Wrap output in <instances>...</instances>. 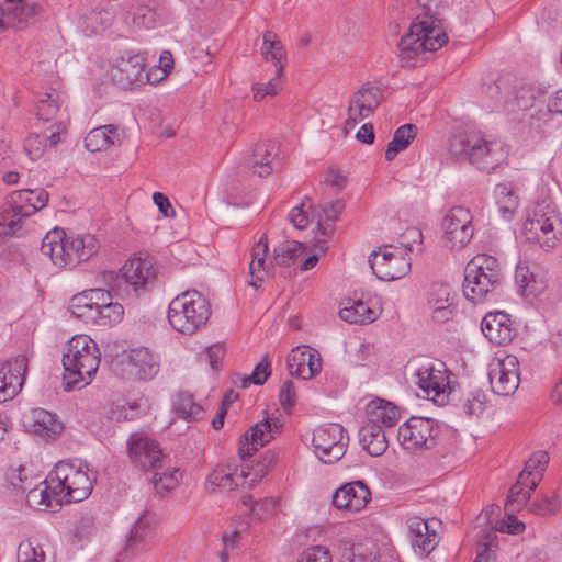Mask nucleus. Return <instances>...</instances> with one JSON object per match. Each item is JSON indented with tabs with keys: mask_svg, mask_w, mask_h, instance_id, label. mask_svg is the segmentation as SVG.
I'll list each match as a JSON object with an SVG mask.
<instances>
[{
	"mask_svg": "<svg viewBox=\"0 0 562 562\" xmlns=\"http://www.w3.org/2000/svg\"><path fill=\"white\" fill-rule=\"evenodd\" d=\"M449 154L457 161H468L482 171L490 172L507 157L501 140H487L476 132H457L449 140Z\"/></svg>",
	"mask_w": 562,
	"mask_h": 562,
	"instance_id": "f257e3e1",
	"label": "nucleus"
},
{
	"mask_svg": "<svg viewBox=\"0 0 562 562\" xmlns=\"http://www.w3.org/2000/svg\"><path fill=\"white\" fill-rule=\"evenodd\" d=\"M97 475L86 461H59L49 472L48 482L53 483L54 495L61 496L65 503H77L91 494Z\"/></svg>",
	"mask_w": 562,
	"mask_h": 562,
	"instance_id": "f03ea898",
	"label": "nucleus"
},
{
	"mask_svg": "<svg viewBox=\"0 0 562 562\" xmlns=\"http://www.w3.org/2000/svg\"><path fill=\"white\" fill-rule=\"evenodd\" d=\"M98 248L92 235L67 238L61 228L49 231L42 240L41 252L49 257L57 267L75 268L81 262L88 261Z\"/></svg>",
	"mask_w": 562,
	"mask_h": 562,
	"instance_id": "7ed1b4c3",
	"label": "nucleus"
},
{
	"mask_svg": "<svg viewBox=\"0 0 562 562\" xmlns=\"http://www.w3.org/2000/svg\"><path fill=\"white\" fill-rule=\"evenodd\" d=\"M210 316V302L196 290H187L178 294L168 306L167 318L170 326L188 336L203 329Z\"/></svg>",
	"mask_w": 562,
	"mask_h": 562,
	"instance_id": "20e7f679",
	"label": "nucleus"
},
{
	"mask_svg": "<svg viewBox=\"0 0 562 562\" xmlns=\"http://www.w3.org/2000/svg\"><path fill=\"white\" fill-rule=\"evenodd\" d=\"M502 280L497 259L485 254L477 255L465 266L462 291L468 301L481 303L499 289Z\"/></svg>",
	"mask_w": 562,
	"mask_h": 562,
	"instance_id": "39448f33",
	"label": "nucleus"
},
{
	"mask_svg": "<svg viewBox=\"0 0 562 562\" xmlns=\"http://www.w3.org/2000/svg\"><path fill=\"white\" fill-rule=\"evenodd\" d=\"M437 22L439 20L434 15L426 14L423 19L417 16L398 42L402 60H411L419 53L435 52L448 42L447 34Z\"/></svg>",
	"mask_w": 562,
	"mask_h": 562,
	"instance_id": "423d86ee",
	"label": "nucleus"
},
{
	"mask_svg": "<svg viewBox=\"0 0 562 562\" xmlns=\"http://www.w3.org/2000/svg\"><path fill=\"white\" fill-rule=\"evenodd\" d=\"M561 220L554 205L547 201L538 202L522 227L526 240L539 245L544 250H550L558 245L555 233Z\"/></svg>",
	"mask_w": 562,
	"mask_h": 562,
	"instance_id": "0eeeda50",
	"label": "nucleus"
},
{
	"mask_svg": "<svg viewBox=\"0 0 562 562\" xmlns=\"http://www.w3.org/2000/svg\"><path fill=\"white\" fill-rule=\"evenodd\" d=\"M442 427L438 420L428 417L412 416L400 426L397 439L407 450H430L440 443Z\"/></svg>",
	"mask_w": 562,
	"mask_h": 562,
	"instance_id": "6e6552de",
	"label": "nucleus"
},
{
	"mask_svg": "<svg viewBox=\"0 0 562 562\" xmlns=\"http://www.w3.org/2000/svg\"><path fill=\"white\" fill-rule=\"evenodd\" d=\"M348 443V432L340 424H325L313 431L314 453L325 464L339 461L345 456Z\"/></svg>",
	"mask_w": 562,
	"mask_h": 562,
	"instance_id": "1a4fd4ad",
	"label": "nucleus"
},
{
	"mask_svg": "<svg viewBox=\"0 0 562 562\" xmlns=\"http://www.w3.org/2000/svg\"><path fill=\"white\" fill-rule=\"evenodd\" d=\"M392 246L386 245L379 250H373L368 259L373 274L382 281L401 279L411 270L407 252L397 248L390 250Z\"/></svg>",
	"mask_w": 562,
	"mask_h": 562,
	"instance_id": "9d476101",
	"label": "nucleus"
},
{
	"mask_svg": "<svg viewBox=\"0 0 562 562\" xmlns=\"http://www.w3.org/2000/svg\"><path fill=\"white\" fill-rule=\"evenodd\" d=\"M443 243L451 250L465 247L474 235L473 216L469 209L452 207L442 221Z\"/></svg>",
	"mask_w": 562,
	"mask_h": 562,
	"instance_id": "9b49d317",
	"label": "nucleus"
},
{
	"mask_svg": "<svg viewBox=\"0 0 562 562\" xmlns=\"http://www.w3.org/2000/svg\"><path fill=\"white\" fill-rule=\"evenodd\" d=\"M100 356L97 345L95 349L86 350L85 355L72 360V364H64V390L69 392L89 384L99 368Z\"/></svg>",
	"mask_w": 562,
	"mask_h": 562,
	"instance_id": "f8f14e48",
	"label": "nucleus"
},
{
	"mask_svg": "<svg viewBox=\"0 0 562 562\" xmlns=\"http://www.w3.org/2000/svg\"><path fill=\"white\" fill-rule=\"evenodd\" d=\"M127 445L130 459L136 468L145 472L161 469L162 451L156 440L133 434Z\"/></svg>",
	"mask_w": 562,
	"mask_h": 562,
	"instance_id": "ddd939ff",
	"label": "nucleus"
},
{
	"mask_svg": "<svg viewBox=\"0 0 562 562\" xmlns=\"http://www.w3.org/2000/svg\"><path fill=\"white\" fill-rule=\"evenodd\" d=\"M492 391L502 396L516 392L520 383L519 361L516 356L507 355L493 364L488 372Z\"/></svg>",
	"mask_w": 562,
	"mask_h": 562,
	"instance_id": "4468645a",
	"label": "nucleus"
},
{
	"mask_svg": "<svg viewBox=\"0 0 562 562\" xmlns=\"http://www.w3.org/2000/svg\"><path fill=\"white\" fill-rule=\"evenodd\" d=\"M283 424L279 418H266L254 425L239 441V456L243 461L250 458L255 451L269 443L281 432Z\"/></svg>",
	"mask_w": 562,
	"mask_h": 562,
	"instance_id": "2eb2a0df",
	"label": "nucleus"
},
{
	"mask_svg": "<svg viewBox=\"0 0 562 562\" xmlns=\"http://www.w3.org/2000/svg\"><path fill=\"white\" fill-rule=\"evenodd\" d=\"M112 80L122 89H134L149 80L145 59L140 55L121 57L111 70Z\"/></svg>",
	"mask_w": 562,
	"mask_h": 562,
	"instance_id": "dca6fc26",
	"label": "nucleus"
},
{
	"mask_svg": "<svg viewBox=\"0 0 562 562\" xmlns=\"http://www.w3.org/2000/svg\"><path fill=\"white\" fill-rule=\"evenodd\" d=\"M24 428L45 442L56 440L65 429L64 424L54 413L44 408H33L23 415Z\"/></svg>",
	"mask_w": 562,
	"mask_h": 562,
	"instance_id": "f3484780",
	"label": "nucleus"
},
{
	"mask_svg": "<svg viewBox=\"0 0 562 562\" xmlns=\"http://www.w3.org/2000/svg\"><path fill=\"white\" fill-rule=\"evenodd\" d=\"M439 525L440 521L437 518L424 519L417 516L408 518V531L416 553L427 555L437 547L439 542L437 527Z\"/></svg>",
	"mask_w": 562,
	"mask_h": 562,
	"instance_id": "a211bd4d",
	"label": "nucleus"
},
{
	"mask_svg": "<svg viewBox=\"0 0 562 562\" xmlns=\"http://www.w3.org/2000/svg\"><path fill=\"white\" fill-rule=\"evenodd\" d=\"M446 364L441 361L426 360L414 372L416 385L428 396H439L445 392L449 381Z\"/></svg>",
	"mask_w": 562,
	"mask_h": 562,
	"instance_id": "6ab92c4d",
	"label": "nucleus"
},
{
	"mask_svg": "<svg viewBox=\"0 0 562 562\" xmlns=\"http://www.w3.org/2000/svg\"><path fill=\"white\" fill-rule=\"evenodd\" d=\"M9 199L11 210L8 214L20 222L45 207L49 195L44 189H22L13 191Z\"/></svg>",
	"mask_w": 562,
	"mask_h": 562,
	"instance_id": "aec40b11",
	"label": "nucleus"
},
{
	"mask_svg": "<svg viewBox=\"0 0 562 562\" xmlns=\"http://www.w3.org/2000/svg\"><path fill=\"white\" fill-rule=\"evenodd\" d=\"M27 371V359L18 356L0 368V403L13 398L22 389Z\"/></svg>",
	"mask_w": 562,
	"mask_h": 562,
	"instance_id": "412c9836",
	"label": "nucleus"
},
{
	"mask_svg": "<svg viewBox=\"0 0 562 562\" xmlns=\"http://www.w3.org/2000/svg\"><path fill=\"white\" fill-rule=\"evenodd\" d=\"M43 13V8L30 0H5V8L1 7L0 21L4 30L11 25H27L37 21Z\"/></svg>",
	"mask_w": 562,
	"mask_h": 562,
	"instance_id": "4be33fe9",
	"label": "nucleus"
},
{
	"mask_svg": "<svg viewBox=\"0 0 562 562\" xmlns=\"http://www.w3.org/2000/svg\"><path fill=\"white\" fill-rule=\"evenodd\" d=\"M371 499V491L363 481H352L338 487L333 495L337 509L350 513L362 510Z\"/></svg>",
	"mask_w": 562,
	"mask_h": 562,
	"instance_id": "5701e85b",
	"label": "nucleus"
},
{
	"mask_svg": "<svg viewBox=\"0 0 562 562\" xmlns=\"http://www.w3.org/2000/svg\"><path fill=\"white\" fill-rule=\"evenodd\" d=\"M124 281L132 285L137 295L146 292L156 280V272L148 258H133L121 269Z\"/></svg>",
	"mask_w": 562,
	"mask_h": 562,
	"instance_id": "b1692460",
	"label": "nucleus"
},
{
	"mask_svg": "<svg viewBox=\"0 0 562 562\" xmlns=\"http://www.w3.org/2000/svg\"><path fill=\"white\" fill-rule=\"evenodd\" d=\"M481 330L492 344L498 346L509 344L515 336L509 315L501 311L487 313L481 322Z\"/></svg>",
	"mask_w": 562,
	"mask_h": 562,
	"instance_id": "393cba45",
	"label": "nucleus"
},
{
	"mask_svg": "<svg viewBox=\"0 0 562 562\" xmlns=\"http://www.w3.org/2000/svg\"><path fill=\"white\" fill-rule=\"evenodd\" d=\"M278 154L279 145L277 142L271 139L261 140L255 145L248 159V166L259 177H267L279 166L277 161Z\"/></svg>",
	"mask_w": 562,
	"mask_h": 562,
	"instance_id": "a878e982",
	"label": "nucleus"
},
{
	"mask_svg": "<svg viewBox=\"0 0 562 562\" xmlns=\"http://www.w3.org/2000/svg\"><path fill=\"white\" fill-rule=\"evenodd\" d=\"M125 366L128 374L139 380H151L159 371L156 357L146 347L131 350Z\"/></svg>",
	"mask_w": 562,
	"mask_h": 562,
	"instance_id": "bb28decb",
	"label": "nucleus"
},
{
	"mask_svg": "<svg viewBox=\"0 0 562 562\" xmlns=\"http://www.w3.org/2000/svg\"><path fill=\"white\" fill-rule=\"evenodd\" d=\"M154 525L155 519L153 515L144 513L138 517V519L134 522L126 541V555L128 553L135 554L138 550L148 543L153 535Z\"/></svg>",
	"mask_w": 562,
	"mask_h": 562,
	"instance_id": "cd10ccee",
	"label": "nucleus"
},
{
	"mask_svg": "<svg viewBox=\"0 0 562 562\" xmlns=\"http://www.w3.org/2000/svg\"><path fill=\"white\" fill-rule=\"evenodd\" d=\"M59 142L60 124H53L49 133H31L24 140V150L32 160H36L43 156L47 145L55 147Z\"/></svg>",
	"mask_w": 562,
	"mask_h": 562,
	"instance_id": "c85d7f7f",
	"label": "nucleus"
},
{
	"mask_svg": "<svg viewBox=\"0 0 562 562\" xmlns=\"http://www.w3.org/2000/svg\"><path fill=\"white\" fill-rule=\"evenodd\" d=\"M121 143V134L119 127L113 124L98 126L92 128L85 137V147L97 153L108 149L110 146Z\"/></svg>",
	"mask_w": 562,
	"mask_h": 562,
	"instance_id": "c756f323",
	"label": "nucleus"
},
{
	"mask_svg": "<svg viewBox=\"0 0 562 562\" xmlns=\"http://www.w3.org/2000/svg\"><path fill=\"white\" fill-rule=\"evenodd\" d=\"M63 502L65 499L61 496L53 494V483L48 482V477L34 488H31L26 494V503L40 510L49 508L55 512Z\"/></svg>",
	"mask_w": 562,
	"mask_h": 562,
	"instance_id": "7c9ffc66",
	"label": "nucleus"
},
{
	"mask_svg": "<svg viewBox=\"0 0 562 562\" xmlns=\"http://www.w3.org/2000/svg\"><path fill=\"white\" fill-rule=\"evenodd\" d=\"M359 441L371 457L382 456L389 447L385 431L375 424H364L360 428Z\"/></svg>",
	"mask_w": 562,
	"mask_h": 562,
	"instance_id": "2f4dec72",
	"label": "nucleus"
},
{
	"mask_svg": "<svg viewBox=\"0 0 562 562\" xmlns=\"http://www.w3.org/2000/svg\"><path fill=\"white\" fill-rule=\"evenodd\" d=\"M261 55L265 60L273 61L276 75L281 76L286 65V55L281 41L273 31H266L262 36Z\"/></svg>",
	"mask_w": 562,
	"mask_h": 562,
	"instance_id": "473e14b6",
	"label": "nucleus"
},
{
	"mask_svg": "<svg viewBox=\"0 0 562 562\" xmlns=\"http://www.w3.org/2000/svg\"><path fill=\"white\" fill-rule=\"evenodd\" d=\"M382 98L380 88L367 83L353 94L349 103L359 110V116H369L379 106Z\"/></svg>",
	"mask_w": 562,
	"mask_h": 562,
	"instance_id": "72a5a7b5",
	"label": "nucleus"
},
{
	"mask_svg": "<svg viewBox=\"0 0 562 562\" xmlns=\"http://www.w3.org/2000/svg\"><path fill=\"white\" fill-rule=\"evenodd\" d=\"M313 218H317V227L322 235L329 236L334 232V225L327 222H335L345 209L344 200H336L326 203L324 206L308 205Z\"/></svg>",
	"mask_w": 562,
	"mask_h": 562,
	"instance_id": "f704fd0d",
	"label": "nucleus"
},
{
	"mask_svg": "<svg viewBox=\"0 0 562 562\" xmlns=\"http://www.w3.org/2000/svg\"><path fill=\"white\" fill-rule=\"evenodd\" d=\"M172 409L178 417L187 422L201 420L205 415L203 407L194 401L193 395L189 392H179L175 395Z\"/></svg>",
	"mask_w": 562,
	"mask_h": 562,
	"instance_id": "c9c22d12",
	"label": "nucleus"
},
{
	"mask_svg": "<svg viewBox=\"0 0 562 562\" xmlns=\"http://www.w3.org/2000/svg\"><path fill=\"white\" fill-rule=\"evenodd\" d=\"M248 475H250V472H245V470H241L238 474L236 468L218 465L209 475V482L217 487L233 491L239 485V481L245 480Z\"/></svg>",
	"mask_w": 562,
	"mask_h": 562,
	"instance_id": "e433bc0d",
	"label": "nucleus"
},
{
	"mask_svg": "<svg viewBox=\"0 0 562 562\" xmlns=\"http://www.w3.org/2000/svg\"><path fill=\"white\" fill-rule=\"evenodd\" d=\"M539 482L540 476L538 479H531L529 484L520 483L519 480H517V482L509 488L505 509L507 512H515L527 505Z\"/></svg>",
	"mask_w": 562,
	"mask_h": 562,
	"instance_id": "4c0bfd02",
	"label": "nucleus"
},
{
	"mask_svg": "<svg viewBox=\"0 0 562 562\" xmlns=\"http://www.w3.org/2000/svg\"><path fill=\"white\" fill-rule=\"evenodd\" d=\"M339 316L350 324L372 323L378 318V312L361 300L352 301L350 306L340 308Z\"/></svg>",
	"mask_w": 562,
	"mask_h": 562,
	"instance_id": "58836bf2",
	"label": "nucleus"
},
{
	"mask_svg": "<svg viewBox=\"0 0 562 562\" xmlns=\"http://www.w3.org/2000/svg\"><path fill=\"white\" fill-rule=\"evenodd\" d=\"M417 135L415 124H404L395 130L392 140L387 144L385 159L392 161L400 151L406 149Z\"/></svg>",
	"mask_w": 562,
	"mask_h": 562,
	"instance_id": "ea45409f",
	"label": "nucleus"
},
{
	"mask_svg": "<svg viewBox=\"0 0 562 562\" xmlns=\"http://www.w3.org/2000/svg\"><path fill=\"white\" fill-rule=\"evenodd\" d=\"M400 419V411L392 403L380 401V405L369 412L366 424H375L382 430L393 427Z\"/></svg>",
	"mask_w": 562,
	"mask_h": 562,
	"instance_id": "a19ab883",
	"label": "nucleus"
},
{
	"mask_svg": "<svg viewBox=\"0 0 562 562\" xmlns=\"http://www.w3.org/2000/svg\"><path fill=\"white\" fill-rule=\"evenodd\" d=\"M515 280L520 294L537 296L546 289L542 280H538L533 272H530L527 266L518 265L515 272Z\"/></svg>",
	"mask_w": 562,
	"mask_h": 562,
	"instance_id": "79ce46f5",
	"label": "nucleus"
},
{
	"mask_svg": "<svg viewBox=\"0 0 562 562\" xmlns=\"http://www.w3.org/2000/svg\"><path fill=\"white\" fill-rule=\"evenodd\" d=\"M549 462V456L546 451L539 450L531 454V457L525 462V467L519 474V482L529 484L531 479H542V474Z\"/></svg>",
	"mask_w": 562,
	"mask_h": 562,
	"instance_id": "37998d69",
	"label": "nucleus"
},
{
	"mask_svg": "<svg viewBox=\"0 0 562 562\" xmlns=\"http://www.w3.org/2000/svg\"><path fill=\"white\" fill-rule=\"evenodd\" d=\"M305 244L296 240H286L273 249V259L278 266L289 267L304 254Z\"/></svg>",
	"mask_w": 562,
	"mask_h": 562,
	"instance_id": "c03bdc74",
	"label": "nucleus"
},
{
	"mask_svg": "<svg viewBox=\"0 0 562 562\" xmlns=\"http://www.w3.org/2000/svg\"><path fill=\"white\" fill-rule=\"evenodd\" d=\"M546 91L540 87L524 83L516 90V105L524 113L537 105L544 99Z\"/></svg>",
	"mask_w": 562,
	"mask_h": 562,
	"instance_id": "a18cd8bd",
	"label": "nucleus"
},
{
	"mask_svg": "<svg viewBox=\"0 0 562 562\" xmlns=\"http://www.w3.org/2000/svg\"><path fill=\"white\" fill-rule=\"evenodd\" d=\"M97 342L87 335L74 336L66 345L63 356V366L72 364V360L78 359L86 350L95 349Z\"/></svg>",
	"mask_w": 562,
	"mask_h": 562,
	"instance_id": "49530a36",
	"label": "nucleus"
},
{
	"mask_svg": "<svg viewBox=\"0 0 562 562\" xmlns=\"http://www.w3.org/2000/svg\"><path fill=\"white\" fill-rule=\"evenodd\" d=\"M114 16L110 10L94 9L82 18L85 32L97 34L112 24Z\"/></svg>",
	"mask_w": 562,
	"mask_h": 562,
	"instance_id": "de8ad7c7",
	"label": "nucleus"
},
{
	"mask_svg": "<svg viewBox=\"0 0 562 562\" xmlns=\"http://www.w3.org/2000/svg\"><path fill=\"white\" fill-rule=\"evenodd\" d=\"M124 308L120 303H113L112 300L102 305L92 313L90 319L102 326H112L122 321Z\"/></svg>",
	"mask_w": 562,
	"mask_h": 562,
	"instance_id": "09e8293b",
	"label": "nucleus"
},
{
	"mask_svg": "<svg viewBox=\"0 0 562 562\" xmlns=\"http://www.w3.org/2000/svg\"><path fill=\"white\" fill-rule=\"evenodd\" d=\"M551 111H549L548 102L544 99L537 105L524 113L522 122H529L530 130L538 134L543 133V124L550 120Z\"/></svg>",
	"mask_w": 562,
	"mask_h": 562,
	"instance_id": "8fccbe9b",
	"label": "nucleus"
},
{
	"mask_svg": "<svg viewBox=\"0 0 562 562\" xmlns=\"http://www.w3.org/2000/svg\"><path fill=\"white\" fill-rule=\"evenodd\" d=\"M495 192L498 210L503 217L506 220L512 218L518 204L517 196L513 193L510 187L505 183L498 184Z\"/></svg>",
	"mask_w": 562,
	"mask_h": 562,
	"instance_id": "3c124183",
	"label": "nucleus"
},
{
	"mask_svg": "<svg viewBox=\"0 0 562 562\" xmlns=\"http://www.w3.org/2000/svg\"><path fill=\"white\" fill-rule=\"evenodd\" d=\"M486 395L481 389H475L460 400V407L468 416L480 415L485 409Z\"/></svg>",
	"mask_w": 562,
	"mask_h": 562,
	"instance_id": "603ef678",
	"label": "nucleus"
},
{
	"mask_svg": "<svg viewBox=\"0 0 562 562\" xmlns=\"http://www.w3.org/2000/svg\"><path fill=\"white\" fill-rule=\"evenodd\" d=\"M153 471V485L156 492L160 495H164L165 493L173 490L181 479V473L178 469L164 472H159V469Z\"/></svg>",
	"mask_w": 562,
	"mask_h": 562,
	"instance_id": "864d4df0",
	"label": "nucleus"
},
{
	"mask_svg": "<svg viewBox=\"0 0 562 562\" xmlns=\"http://www.w3.org/2000/svg\"><path fill=\"white\" fill-rule=\"evenodd\" d=\"M312 359V349L306 350L294 349L286 357V366L291 375H295L300 379L307 380L306 378V362L305 360Z\"/></svg>",
	"mask_w": 562,
	"mask_h": 562,
	"instance_id": "5fc2aeb1",
	"label": "nucleus"
},
{
	"mask_svg": "<svg viewBox=\"0 0 562 562\" xmlns=\"http://www.w3.org/2000/svg\"><path fill=\"white\" fill-rule=\"evenodd\" d=\"M271 374V362L268 355L255 366L250 375L240 376L241 387H248L250 384L262 385Z\"/></svg>",
	"mask_w": 562,
	"mask_h": 562,
	"instance_id": "6e6d98bb",
	"label": "nucleus"
},
{
	"mask_svg": "<svg viewBox=\"0 0 562 562\" xmlns=\"http://www.w3.org/2000/svg\"><path fill=\"white\" fill-rule=\"evenodd\" d=\"M90 302L91 297L88 295L87 290L74 295L69 305L71 315L80 319H90L92 313H94Z\"/></svg>",
	"mask_w": 562,
	"mask_h": 562,
	"instance_id": "4d7b16f0",
	"label": "nucleus"
},
{
	"mask_svg": "<svg viewBox=\"0 0 562 562\" xmlns=\"http://www.w3.org/2000/svg\"><path fill=\"white\" fill-rule=\"evenodd\" d=\"M451 289L449 284L434 283L428 292L427 304L430 310L441 306L452 305Z\"/></svg>",
	"mask_w": 562,
	"mask_h": 562,
	"instance_id": "13d9d810",
	"label": "nucleus"
},
{
	"mask_svg": "<svg viewBox=\"0 0 562 562\" xmlns=\"http://www.w3.org/2000/svg\"><path fill=\"white\" fill-rule=\"evenodd\" d=\"M16 560L18 562H45V553L32 541L23 540L18 547Z\"/></svg>",
	"mask_w": 562,
	"mask_h": 562,
	"instance_id": "bf43d9fd",
	"label": "nucleus"
},
{
	"mask_svg": "<svg viewBox=\"0 0 562 562\" xmlns=\"http://www.w3.org/2000/svg\"><path fill=\"white\" fill-rule=\"evenodd\" d=\"M59 110V104L52 93H45V98L36 103V116L45 122L55 117Z\"/></svg>",
	"mask_w": 562,
	"mask_h": 562,
	"instance_id": "052dcab7",
	"label": "nucleus"
},
{
	"mask_svg": "<svg viewBox=\"0 0 562 562\" xmlns=\"http://www.w3.org/2000/svg\"><path fill=\"white\" fill-rule=\"evenodd\" d=\"M560 508V501L558 495L543 496L540 501H535L530 504V512L539 515H552Z\"/></svg>",
	"mask_w": 562,
	"mask_h": 562,
	"instance_id": "680f3d73",
	"label": "nucleus"
},
{
	"mask_svg": "<svg viewBox=\"0 0 562 562\" xmlns=\"http://www.w3.org/2000/svg\"><path fill=\"white\" fill-rule=\"evenodd\" d=\"M296 562H331V554L324 546H313L305 549Z\"/></svg>",
	"mask_w": 562,
	"mask_h": 562,
	"instance_id": "e2e57ef3",
	"label": "nucleus"
},
{
	"mask_svg": "<svg viewBox=\"0 0 562 562\" xmlns=\"http://www.w3.org/2000/svg\"><path fill=\"white\" fill-rule=\"evenodd\" d=\"M277 75L276 78L268 81L267 83H255L252 86L254 99L256 101H261L267 95H276L281 89V82Z\"/></svg>",
	"mask_w": 562,
	"mask_h": 562,
	"instance_id": "0e129e2a",
	"label": "nucleus"
},
{
	"mask_svg": "<svg viewBox=\"0 0 562 562\" xmlns=\"http://www.w3.org/2000/svg\"><path fill=\"white\" fill-rule=\"evenodd\" d=\"M306 203L303 201L300 205L294 206L290 212V221L297 229H304L310 221H314L312 212L305 210Z\"/></svg>",
	"mask_w": 562,
	"mask_h": 562,
	"instance_id": "69168bd1",
	"label": "nucleus"
},
{
	"mask_svg": "<svg viewBox=\"0 0 562 562\" xmlns=\"http://www.w3.org/2000/svg\"><path fill=\"white\" fill-rule=\"evenodd\" d=\"M276 461V454L271 451H266L263 452L260 458L258 459L255 468H254V476L251 479V482H255L261 477H263L268 471L270 470V468L272 467V464L274 463Z\"/></svg>",
	"mask_w": 562,
	"mask_h": 562,
	"instance_id": "338daca9",
	"label": "nucleus"
},
{
	"mask_svg": "<svg viewBox=\"0 0 562 562\" xmlns=\"http://www.w3.org/2000/svg\"><path fill=\"white\" fill-rule=\"evenodd\" d=\"M279 401L284 411H290L295 405V390L294 383L286 380L279 392Z\"/></svg>",
	"mask_w": 562,
	"mask_h": 562,
	"instance_id": "774afa93",
	"label": "nucleus"
}]
</instances>
